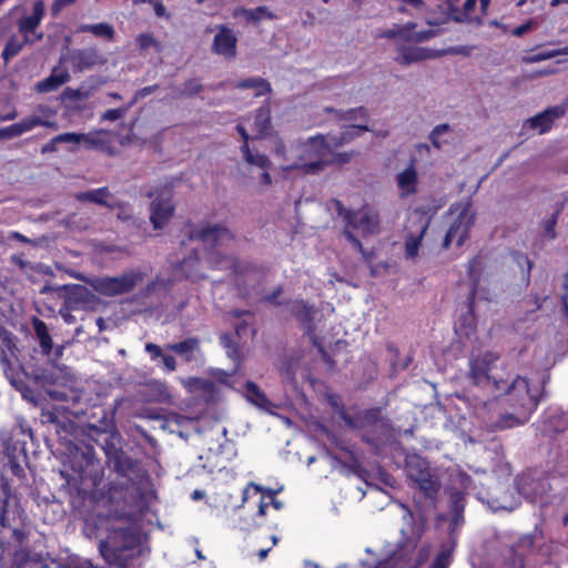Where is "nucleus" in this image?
Instances as JSON below:
<instances>
[{
    "instance_id": "nucleus-1",
    "label": "nucleus",
    "mask_w": 568,
    "mask_h": 568,
    "mask_svg": "<svg viewBox=\"0 0 568 568\" xmlns=\"http://www.w3.org/2000/svg\"><path fill=\"white\" fill-rule=\"evenodd\" d=\"M549 375L542 377L539 383H531L528 378L511 374L496 382V392L507 397L508 406L514 413H506L491 424L493 430L508 429L517 425H523L530 418L540 403L545 385Z\"/></svg>"
},
{
    "instance_id": "nucleus-2",
    "label": "nucleus",
    "mask_w": 568,
    "mask_h": 568,
    "mask_svg": "<svg viewBox=\"0 0 568 568\" xmlns=\"http://www.w3.org/2000/svg\"><path fill=\"white\" fill-rule=\"evenodd\" d=\"M101 417L98 423H87L81 433L100 446L105 455L108 467L119 476L133 481L142 473L140 460L128 455L122 448V436L108 413L100 408Z\"/></svg>"
},
{
    "instance_id": "nucleus-3",
    "label": "nucleus",
    "mask_w": 568,
    "mask_h": 568,
    "mask_svg": "<svg viewBox=\"0 0 568 568\" xmlns=\"http://www.w3.org/2000/svg\"><path fill=\"white\" fill-rule=\"evenodd\" d=\"M102 557L119 568H132V561L141 555L140 532L134 527L110 531L99 545Z\"/></svg>"
},
{
    "instance_id": "nucleus-4",
    "label": "nucleus",
    "mask_w": 568,
    "mask_h": 568,
    "mask_svg": "<svg viewBox=\"0 0 568 568\" xmlns=\"http://www.w3.org/2000/svg\"><path fill=\"white\" fill-rule=\"evenodd\" d=\"M466 495L460 490H453L448 496V510L438 515V520L448 523L447 540L443 542L440 550L432 561L429 568H448L454 550L458 542V534L465 524L464 511Z\"/></svg>"
},
{
    "instance_id": "nucleus-5",
    "label": "nucleus",
    "mask_w": 568,
    "mask_h": 568,
    "mask_svg": "<svg viewBox=\"0 0 568 568\" xmlns=\"http://www.w3.org/2000/svg\"><path fill=\"white\" fill-rule=\"evenodd\" d=\"M92 440L88 438L84 440L70 442L67 446L69 450V459L71 468L79 479L91 481L92 486H97L100 479V464L95 456L93 446L90 444Z\"/></svg>"
},
{
    "instance_id": "nucleus-6",
    "label": "nucleus",
    "mask_w": 568,
    "mask_h": 568,
    "mask_svg": "<svg viewBox=\"0 0 568 568\" xmlns=\"http://www.w3.org/2000/svg\"><path fill=\"white\" fill-rule=\"evenodd\" d=\"M407 477L417 486L424 497L434 505L442 483L432 471L429 463L418 454H408L405 458Z\"/></svg>"
},
{
    "instance_id": "nucleus-7",
    "label": "nucleus",
    "mask_w": 568,
    "mask_h": 568,
    "mask_svg": "<svg viewBox=\"0 0 568 568\" xmlns=\"http://www.w3.org/2000/svg\"><path fill=\"white\" fill-rule=\"evenodd\" d=\"M77 278L84 281L95 292L103 296L114 297L131 293L144 278V273L139 270H131L118 276H93L85 277L77 275Z\"/></svg>"
},
{
    "instance_id": "nucleus-8",
    "label": "nucleus",
    "mask_w": 568,
    "mask_h": 568,
    "mask_svg": "<svg viewBox=\"0 0 568 568\" xmlns=\"http://www.w3.org/2000/svg\"><path fill=\"white\" fill-rule=\"evenodd\" d=\"M352 424H348L349 429L364 430L372 429L374 435L364 434L362 439L374 446L390 435L392 426L389 419L383 415L381 407H373L358 412L352 416Z\"/></svg>"
},
{
    "instance_id": "nucleus-9",
    "label": "nucleus",
    "mask_w": 568,
    "mask_h": 568,
    "mask_svg": "<svg viewBox=\"0 0 568 568\" xmlns=\"http://www.w3.org/2000/svg\"><path fill=\"white\" fill-rule=\"evenodd\" d=\"M499 356L493 352L471 357L469 359V378L474 385L489 387L496 390V382L504 375L497 372Z\"/></svg>"
},
{
    "instance_id": "nucleus-10",
    "label": "nucleus",
    "mask_w": 568,
    "mask_h": 568,
    "mask_svg": "<svg viewBox=\"0 0 568 568\" xmlns=\"http://www.w3.org/2000/svg\"><path fill=\"white\" fill-rule=\"evenodd\" d=\"M60 290L61 298L69 307L91 312L102 304V300L84 285L65 284Z\"/></svg>"
},
{
    "instance_id": "nucleus-11",
    "label": "nucleus",
    "mask_w": 568,
    "mask_h": 568,
    "mask_svg": "<svg viewBox=\"0 0 568 568\" xmlns=\"http://www.w3.org/2000/svg\"><path fill=\"white\" fill-rule=\"evenodd\" d=\"M551 490L549 478L542 474L527 473L516 480V491L530 503L542 499Z\"/></svg>"
},
{
    "instance_id": "nucleus-12",
    "label": "nucleus",
    "mask_w": 568,
    "mask_h": 568,
    "mask_svg": "<svg viewBox=\"0 0 568 568\" xmlns=\"http://www.w3.org/2000/svg\"><path fill=\"white\" fill-rule=\"evenodd\" d=\"M187 239L190 241L202 242L205 246L215 247L221 245L224 241H233L234 235L232 232L221 224H207L202 227H194L189 232Z\"/></svg>"
},
{
    "instance_id": "nucleus-13",
    "label": "nucleus",
    "mask_w": 568,
    "mask_h": 568,
    "mask_svg": "<svg viewBox=\"0 0 568 568\" xmlns=\"http://www.w3.org/2000/svg\"><path fill=\"white\" fill-rule=\"evenodd\" d=\"M61 476L65 478V484L62 485L60 491L68 496L69 503L73 509H80L97 486H92L91 481L82 483L78 476H67L64 471H61Z\"/></svg>"
},
{
    "instance_id": "nucleus-14",
    "label": "nucleus",
    "mask_w": 568,
    "mask_h": 568,
    "mask_svg": "<svg viewBox=\"0 0 568 568\" xmlns=\"http://www.w3.org/2000/svg\"><path fill=\"white\" fill-rule=\"evenodd\" d=\"M344 230H359L364 236L379 233V216L371 211H352L346 216Z\"/></svg>"
},
{
    "instance_id": "nucleus-15",
    "label": "nucleus",
    "mask_w": 568,
    "mask_h": 568,
    "mask_svg": "<svg viewBox=\"0 0 568 568\" xmlns=\"http://www.w3.org/2000/svg\"><path fill=\"white\" fill-rule=\"evenodd\" d=\"M470 203H466L459 212L457 219L452 223L447 230L444 240L443 247L447 248L452 244L453 240L457 236V245L462 246L468 237V231L474 223V216L469 215Z\"/></svg>"
},
{
    "instance_id": "nucleus-16",
    "label": "nucleus",
    "mask_w": 568,
    "mask_h": 568,
    "mask_svg": "<svg viewBox=\"0 0 568 568\" xmlns=\"http://www.w3.org/2000/svg\"><path fill=\"white\" fill-rule=\"evenodd\" d=\"M70 61L74 72H83L95 65H103L106 59L99 52L97 48L74 49L69 52Z\"/></svg>"
},
{
    "instance_id": "nucleus-17",
    "label": "nucleus",
    "mask_w": 568,
    "mask_h": 568,
    "mask_svg": "<svg viewBox=\"0 0 568 568\" xmlns=\"http://www.w3.org/2000/svg\"><path fill=\"white\" fill-rule=\"evenodd\" d=\"M287 308L292 316L301 324L305 334L317 329L315 316L318 310L303 300L287 301Z\"/></svg>"
},
{
    "instance_id": "nucleus-18",
    "label": "nucleus",
    "mask_w": 568,
    "mask_h": 568,
    "mask_svg": "<svg viewBox=\"0 0 568 568\" xmlns=\"http://www.w3.org/2000/svg\"><path fill=\"white\" fill-rule=\"evenodd\" d=\"M150 222L154 230H162L173 216L174 207L170 203L169 192L155 195L150 205Z\"/></svg>"
},
{
    "instance_id": "nucleus-19",
    "label": "nucleus",
    "mask_w": 568,
    "mask_h": 568,
    "mask_svg": "<svg viewBox=\"0 0 568 568\" xmlns=\"http://www.w3.org/2000/svg\"><path fill=\"white\" fill-rule=\"evenodd\" d=\"M4 549L6 542L3 537H0V568H3L2 558ZM11 568H48V566L41 554L32 552L27 548H20L13 554Z\"/></svg>"
},
{
    "instance_id": "nucleus-20",
    "label": "nucleus",
    "mask_w": 568,
    "mask_h": 568,
    "mask_svg": "<svg viewBox=\"0 0 568 568\" xmlns=\"http://www.w3.org/2000/svg\"><path fill=\"white\" fill-rule=\"evenodd\" d=\"M519 495L516 487L511 488L506 485H499L496 494L487 499V505L493 511L507 510L511 511L519 505Z\"/></svg>"
},
{
    "instance_id": "nucleus-21",
    "label": "nucleus",
    "mask_w": 568,
    "mask_h": 568,
    "mask_svg": "<svg viewBox=\"0 0 568 568\" xmlns=\"http://www.w3.org/2000/svg\"><path fill=\"white\" fill-rule=\"evenodd\" d=\"M237 38L233 30L225 24L220 26L219 31L214 36L212 51L225 59H234L236 55Z\"/></svg>"
},
{
    "instance_id": "nucleus-22",
    "label": "nucleus",
    "mask_w": 568,
    "mask_h": 568,
    "mask_svg": "<svg viewBox=\"0 0 568 568\" xmlns=\"http://www.w3.org/2000/svg\"><path fill=\"white\" fill-rule=\"evenodd\" d=\"M332 150L333 148L328 136L323 134L311 136L302 143L304 156L308 159L328 160Z\"/></svg>"
},
{
    "instance_id": "nucleus-23",
    "label": "nucleus",
    "mask_w": 568,
    "mask_h": 568,
    "mask_svg": "<svg viewBox=\"0 0 568 568\" xmlns=\"http://www.w3.org/2000/svg\"><path fill=\"white\" fill-rule=\"evenodd\" d=\"M490 1L491 0H466L462 9L458 8V11H454V13L450 14V19L457 23H475L476 26H481L484 22L483 18L471 17V12L479 2L481 13L486 14Z\"/></svg>"
},
{
    "instance_id": "nucleus-24",
    "label": "nucleus",
    "mask_w": 568,
    "mask_h": 568,
    "mask_svg": "<svg viewBox=\"0 0 568 568\" xmlns=\"http://www.w3.org/2000/svg\"><path fill=\"white\" fill-rule=\"evenodd\" d=\"M138 394L146 403H170L172 399L165 383L158 379L145 383Z\"/></svg>"
},
{
    "instance_id": "nucleus-25",
    "label": "nucleus",
    "mask_w": 568,
    "mask_h": 568,
    "mask_svg": "<svg viewBox=\"0 0 568 568\" xmlns=\"http://www.w3.org/2000/svg\"><path fill=\"white\" fill-rule=\"evenodd\" d=\"M565 110L560 106L549 108L535 116L526 120L524 126L530 130H538L539 133H545L551 129L555 119L560 118Z\"/></svg>"
},
{
    "instance_id": "nucleus-26",
    "label": "nucleus",
    "mask_w": 568,
    "mask_h": 568,
    "mask_svg": "<svg viewBox=\"0 0 568 568\" xmlns=\"http://www.w3.org/2000/svg\"><path fill=\"white\" fill-rule=\"evenodd\" d=\"M396 50L398 55L395 58V61L402 65H409L434 57L429 49L420 47H408L397 43Z\"/></svg>"
},
{
    "instance_id": "nucleus-27",
    "label": "nucleus",
    "mask_w": 568,
    "mask_h": 568,
    "mask_svg": "<svg viewBox=\"0 0 568 568\" xmlns=\"http://www.w3.org/2000/svg\"><path fill=\"white\" fill-rule=\"evenodd\" d=\"M48 121L42 120L38 115H33L30 118L22 119L18 123H13L7 128L0 129V140H10L17 136H20L27 131L32 130L38 125H49Z\"/></svg>"
},
{
    "instance_id": "nucleus-28",
    "label": "nucleus",
    "mask_w": 568,
    "mask_h": 568,
    "mask_svg": "<svg viewBox=\"0 0 568 568\" xmlns=\"http://www.w3.org/2000/svg\"><path fill=\"white\" fill-rule=\"evenodd\" d=\"M6 452H7L9 465H10L12 473L16 476H21L23 474V468L21 466V462L27 460L24 443L14 440L12 444H8L6 446Z\"/></svg>"
},
{
    "instance_id": "nucleus-29",
    "label": "nucleus",
    "mask_w": 568,
    "mask_h": 568,
    "mask_svg": "<svg viewBox=\"0 0 568 568\" xmlns=\"http://www.w3.org/2000/svg\"><path fill=\"white\" fill-rule=\"evenodd\" d=\"M245 397L256 407L271 413L275 405L267 398L266 394L252 381L245 383Z\"/></svg>"
},
{
    "instance_id": "nucleus-30",
    "label": "nucleus",
    "mask_w": 568,
    "mask_h": 568,
    "mask_svg": "<svg viewBox=\"0 0 568 568\" xmlns=\"http://www.w3.org/2000/svg\"><path fill=\"white\" fill-rule=\"evenodd\" d=\"M417 172L413 163L397 174V185L400 189V196L406 197L417 192Z\"/></svg>"
},
{
    "instance_id": "nucleus-31",
    "label": "nucleus",
    "mask_w": 568,
    "mask_h": 568,
    "mask_svg": "<svg viewBox=\"0 0 568 568\" xmlns=\"http://www.w3.org/2000/svg\"><path fill=\"white\" fill-rule=\"evenodd\" d=\"M171 98L174 100L192 99L203 92L204 85L201 83L200 79L191 78L184 81L181 87L171 85Z\"/></svg>"
},
{
    "instance_id": "nucleus-32",
    "label": "nucleus",
    "mask_w": 568,
    "mask_h": 568,
    "mask_svg": "<svg viewBox=\"0 0 568 568\" xmlns=\"http://www.w3.org/2000/svg\"><path fill=\"white\" fill-rule=\"evenodd\" d=\"M359 131L368 132L371 131L369 126L364 124H354L351 126H347L344 131H342L338 135H327L329 142L332 143L333 150L338 149L356 138L359 136Z\"/></svg>"
},
{
    "instance_id": "nucleus-33",
    "label": "nucleus",
    "mask_w": 568,
    "mask_h": 568,
    "mask_svg": "<svg viewBox=\"0 0 568 568\" xmlns=\"http://www.w3.org/2000/svg\"><path fill=\"white\" fill-rule=\"evenodd\" d=\"M70 80V74L67 70L61 71L60 73H55V69L53 72L47 77L45 79L36 83V91L38 93H48L58 90L61 85L67 83Z\"/></svg>"
},
{
    "instance_id": "nucleus-34",
    "label": "nucleus",
    "mask_w": 568,
    "mask_h": 568,
    "mask_svg": "<svg viewBox=\"0 0 568 568\" xmlns=\"http://www.w3.org/2000/svg\"><path fill=\"white\" fill-rule=\"evenodd\" d=\"M111 196H112V194L106 186L85 191V192H79L75 194V199L79 202H91V203H95V204L112 209L114 205L108 201V199Z\"/></svg>"
},
{
    "instance_id": "nucleus-35",
    "label": "nucleus",
    "mask_w": 568,
    "mask_h": 568,
    "mask_svg": "<svg viewBox=\"0 0 568 568\" xmlns=\"http://www.w3.org/2000/svg\"><path fill=\"white\" fill-rule=\"evenodd\" d=\"M200 348L199 337H189L182 342L168 344L166 349L183 356L185 362H192L194 359V352Z\"/></svg>"
},
{
    "instance_id": "nucleus-36",
    "label": "nucleus",
    "mask_w": 568,
    "mask_h": 568,
    "mask_svg": "<svg viewBox=\"0 0 568 568\" xmlns=\"http://www.w3.org/2000/svg\"><path fill=\"white\" fill-rule=\"evenodd\" d=\"M55 434L59 436V439L70 445V442L77 440L78 426L64 414H61L59 417V423H55L53 427Z\"/></svg>"
},
{
    "instance_id": "nucleus-37",
    "label": "nucleus",
    "mask_w": 568,
    "mask_h": 568,
    "mask_svg": "<svg viewBox=\"0 0 568 568\" xmlns=\"http://www.w3.org/2000/svg\"><path fill=\"white\" fill-rule=\"evenodd\" d=\"M31 323L43 355L49 356L53 351V342L47 324L38 317H33Z\"/></svg>"
},
{
    "instance_id": "nucleus-38",
    "label": "nucleus",
    "mask_w": 568,
    "mask_h": 568,
    "mask_svg": "<svg viewBox=\"0 0 568 568\" xmlns=\"http://www.w3.org/2000/svg\"><path fill=\"white\" fill-rule=\"evenodd\" d=\"M254 126L260 138H267L273 134V125L271 121V109L268 105H262L255 112Z\"/></svg>"
},
{
    "instance_id": "nucleus-39",
    "label": "nucleus",
    "mask_w": 568,
    "mask_h": 568,
    "mask_svg": "<svg viewBox=\"0 0 568 568\" xmlns=\"http://www.w3.org/2000/svg\"><path fill=\"white\" fill-rule=\"evenodd\" d=\"M234 17H243L246 22L253 23H258L262 19L273 20L276 18L266 6H260L254 9L239 8L234 11Z\"/></svg>"
},
{
    "instance_id": "nucleus-40",
    "label": "nucleus",
    "mask_w": 568,
    "mask_h": 568,
    "mask_svg": "<svg viewBox=\"0 0 568 568\" xmlns=\"http://www.w3.org/2000/svg\"><path fill=\"white\" fill-rule=\"evenodd\" d=\"M11 498V487L9 480L1 476L0 477V526L2 528H9L10 523L8 518V504Z\"/></svg>"
},
{
    "instance_id": "nucleus-41",
    "label": "nucleus",
    "mask_w": 568,
    "mask_h": 568,
    "mask_svg": "<svg viewBox=\"0 0 568 568\" xmlns=\"http://www.w3.org/2000/svg\"><path fill=\"white\" fill-rule=\"evenodd\" d=\"M97 89L95 84H89L88 82H84L80 85L78 89L72 88H65L63 92L61 93V100L62 101H72V102H80L88 100L91 95L93 90Z\"/></svg>"
},
{
    "instance_id": "nucleus-42",
    "label": "nucleus",
    "mask_w": 568,
    "mask_h": 568,
    "mask_svg": "<svg viewBox=\"0 0 568 568\" xmlns=\"http://www.w3.org/2000/svg\"><path fill=\"white\" fill-rule=\"evenodd\" d=\"M234 87L240 90L254 89L256 90L255 97H261L272 92L270 82L260 77L240 80L235 83Z\"/></svg>"
},
{
    "instance_id": "nucleus-43",
    "label": "nucleus",
    "mask_w": 568,
    "mask_h": 568,
    "mask_svg": "<svg viewBox=\"0 0 568 568\" xmlns=\"http://www.w3.org/2000/svg\"><path fill=\"white\" fill-rule=\"evenodd\" d=\"M430 217L420 226V231L418 235L413 233L407 234L405 239V256L406 258H415L418 254V250L422 243V240L429 226Z\"/></svg>"
},
{
    "instance_id": "nucleus-44",
    "label": "nucleus",
    "mask_w": 568,
    "mask_h": 568,
    "mask_svg": "<svg viewBox=\"0 0 568 568\" xmlns=\"http://www.w3.org/2000/svg\"><path fill=\"white\" fill-rule=\"evenodd\" d=\"M478 264L479 261L477 256L473 257L467 264V274L470 278V290L467 297V304L470 312L473 311V306L477 294V287L480 281V274L476 271Z\"/></svg>"
},
{
    "instance_id": "nucleus-45",
    "label": "nucleus",
    "mask_w": 568,
    "mask_h": 568,
    "mask_svg": "<svg viewBox=\"0 0 568 568\" xmlns=\"http://www.w3.org/2000/svg\"><path fill=\"white\" fill-rule=\"evenodd\" d=\"M240 151L242 153L244 161L247 164L257 166L260 169H271L272 162L267 155L258 152H252L250 145H241Z\"/></svg>"
},
{
    "instance_id": "nucleus-46",
    "label": "nucleus",
    "mask_w": 568,
    "mask_h": 568,
    "mask_svg": "<svg viewBox=\"0 0 568 568\" xmlns=\"http://www.w3.org/2000/svg\"><path fill=\"white\" fill-rule=\"evenodd\" d=\"M21 369L24 372L26 376L29 378H32L36 383L41 385H48L53 384L55 379V375L52 371L42 368V367H31L29 366L27 369L21 367Z\"/></svg>"
},
{
    "instance_id": "nucleus-47",
    "label": "nucleus",
    "mask_w": 568,
    "mask_h": 568,
    "mask_svg": "<svg viewBox=\"0 0 568 568\" xmlns=\"http://www.w3.org/2000/svg\"><path fill=\"white\" fill-rule=\"evenodd\" d=\"M341 448L348 455L349 460L342 462L336 456H333V459L338 462L343 467L347 468L349 473L358 476L362 479H365L368 471L362 466V464L359 463V460L357 459L355 454L346 447H341Z\"/></svg>"
},
{
    "instance_id": "nucleus-48",
    "label": "nucleus",
    "mask_w": 568,
    "mask_h": 568,
    "mask_svg": "<svg viewBox=\"0 0 568 568\" xmlns=\"http://www.w3.org/2000/svg\"><path fill=\"white\" fill-rule=\"evenodd\" d=\"M62 410L70 413L74 417H80L85 414L82 409L72 410L69 406H55L52 410L42 412L41 422L54 427L55 423H59V417L62 414Z\"/></svg>"
},
{
    "instance_id": "nucleus-49",
    "label": "nucleus",
    "mask_w": 568,
    "mask_h": 568,
    "mask_svg": "<svg viewBox=\"0 0 568 568\" xmlns=\"http://www.w3.org/2000/svg\"><path fill=\"white\" fill-rule=\"evenodd\" d=\"M510 255L513 262L516 263V265L520 268L523 283L526 286H528L530 284V272L532 267V262L525 253L518 251L511 252Z\"/></svg>"
},
{
    "instance_id": "nucleus-50",
    "label": "nucleus",
    "mask_w": 568,
    "mask_h": 568,
    "mask_svg": "<svg viewBox=\"0 0 568 568\" xmlns=\"http://www.w3.org/2000/svg\"><path fill=\"white\" fill-rule=\"evenodd\" d=\"M29 42V38L26 36L22 41L18 40L16 37H11L1 53L2 59L8 62L10 59L19 54L22 50L24 43Z\"/></svg>"
},
{
    "instance_id": "nucleus-51",
    "label": "nucleus",
    "mask_w": 568,
    "mask_h": 568,
    "mask_svg": "<svg viewBox=\"0 0 568 568\" xmlns=\"http://www.w3.org/2000/svg\"><path fill=\"white\" fill-rule=\"evenodd\" d=\"M221 345L226 348L227 356L232 358L234 362L241 361V349L236 342H234L233 337L229 333H223L220 335Z\"/></svg>"
},
{
    "instance_id": "nucleus-52",
    "label": "nucleus",
    "mask_w": 568,
    "mask_h": 568,
    "mask_svg": "<svg viewBox=\"0 0 568 568\" xmlns=\"http://www.w3.org/2000/svg\"><path fill=\"white\" fill-rule=\"evenodd\" d=\"M327 403L328 405L331 406V408L333 409V412L342 419L344 420V423L346 424V426L348 424H352V415H349L346 409H345V406L338 400V397L336 395H328L327 396Z\"/></svg>"
},
{
    "instance_id": "nucleus-53",
    "label": "nucleus",
    "mask_w": 568,
    "mask_h": 568,
    "mask_svg": "<svg viewBox=\"0 0 568 568\" xmlns=\"http://www.w3.org/2000/svg\"><path fill=\"white\" fill-rule=\"evenodd\" d=\"M79 144H83L87 150H103L105 148V141L92 133H80Z\"/></svg>"
},
{
    "instance_id": "nucleus-54",
    "label": "nucleus",
    "mask_w": 568,
    "mask_h": 568,
    "mask_svg": "<svg viewBox=\"0 0 568 568\" xmlns=\"http://www.w3.org/2000/svg\"><path fill=\"white\" fill-rule=\"evenodd\" d=\"M326 166H329L327 160L314 159L308 163L293 165L291 169H301L306 174H317Z\"/></svg>"
},
{
    "instance_id": "nucleus-55",
    "label": "nucleus",
    "mask_w": 568,
    "mask_h": 568,
    "mask_svg": "<svg viewBox=\"0 0 568 568\" xmlns=\"http://www.w3.org/2000/svg\"><path fill=\"white\" fill-rule=\"evenodd\" d=\"M343 235L351 244H353L354 247H356L361 252L365 262L371 263L373 261L374 252L365 250L363 247L361 241L357 239V236L352 231L343 230Z\"/></svg>"
},
{
    "instance_id": "nucleus-56",
    "label": "nucleus",
    "mask_w": 568,
    "mask_h": 568,
    "mask_svg": "<svg viewBox=\"0 0 568 568\" xmlns=\"http://www.w3.org/2000/svg\"><path fill=\"white\" fill-rule=\"evenodd\" d=\"M450 131H452V128L447 123H442V124L434 126V129L430 131V133L428 135V139H429L430 143L433 144V146L440 150L443 148V140H442L443 134L450 132Z\"/></svg>"
},
{
    "instance_id": "nucleus-57",
    "label": "nucleus",
    "mask_w": 568,
    "mask_h": 568,
    "mask_svg": "<svg viewBox=\"0 0 568 568\" xmlns=\"http://www.w3.org/2000/svg\"><path fill=\"white\" fill-rule=\"evenodd\" d=\"M561 207H562V205H559L550 214V216L544 219V221H542L544 234L546 236H548L549 239H551V240L556 237L555 227H556V224H557V221H558V216H559V214L561 212Z\"/></svg>"
},
{
    "instance_id": "nucleus-58",
    "label": "nucleus",
    "mask_w": 568,
    "mask_h": 568,
    "mask_svg": "<svg viewBox=\"0 0 568 568\" xmlns=\"http://www.w3.org/2000/svg\"><path fill=\"white\" fill-rule=\"evenodd\" d=\"M0 339L2 345L11 353L12 356H17L18 349V337L6 328H0Z\"/></svg>"
},
{
    "instance_id": "nucleus-59",
    "label": "nucleus",
    "mask_w": 568,
    "mask_h": 568,
    "mask_svg": "<svg viewBox=\"0 0 568 568\" xmlns=\"http://www.w3.org/2000/svg\"><path fill=\"white\" fill-rule=\"evenodd\" d=\"M0 359H1V365H2L3 372L7 376V378L9 379L10 384L12 386H14L17 389H20L21 382L17 381V378H16L17 373H16L11 362L9 361L7 354L4 353V351L1 352Z\"/></svg>"
},
{
    "instance_id": "nucleus-60",
    "label": "nucleus",
    "mask_w": 568,
    "mask_h": 568,
    "mask_svg": "<svg viewBox=\"0 0 568 568\" xmlns=\"http://www.w3.org/2000/svg\"><path fill=\"white\" fill-rule=\"evenodd\" d=\"M387 351L392 354L390 365L394 372L406 369L413 361L412 356L407 355L402 362H398L396 358L399 352L393 344L387 345Z\"/></svg>"
},
{
    "instance_id": "nucleus-61",
    "label": "nucleus",
    "mask_w": 568,
    "mask_h": 568,
    "mask_svg": "<svg viewBox=\"0 0 568 568\" xmlns=\"http://www.w3.org/2000/svg\"><path fill=\"white\" fill-rule=\"evenodd\" d=\"M356 154L357 153L355 151L334 152V150H332V153L329 154V158L327 160L328 165L342 166L344 164L349 163Z\"/></svg>"
},
{
    "instance_id": "nucleus-62",
    "label": "nucleus",
    "mask_w": 568,
    "mask_h": 568,
    "mask_svg": "<svg viewBox=\"0 0 568 568\" xmlns=\"http://www.w3.org/2000/svg\"><path fill=\"white\" fill-rule=\"evenodd\" d=\"M560 54H568V47L560 49V50H548V51L539 52V53L532 54L528 58H525L524 60L529 63H536V62H540L544 60L552 59Z\"/></svg>"
},
{
    "instance_id": "nucleus-63",
    "label": "nucleus",
    "mask_w": 568,
    "mask_h": 568,
    "mask_svg": "<svg viewBox=\"0 0 568 568\" xmlns=\"http://www.w3.org/2000/svg\"><path fill=\"white\" fill-rule=\"evenodd\" d=\"M138 45L141 50L154 48L158 52L162 51L161 43L150 33H141L136 38Z\"/></svg>"
},
{
    "instance_id": "nucleus-64",
    "label": "nucleus",
    "mask_w": 568,
    "mask_h": 568,
    "mask_svg": "<svg viewBox=\"0 0 568 568\" xmlns=\"http://www.w3.org/2000/svg\"><path fill=\"white\" fill-rule=\"evenodd\" d=\"M199 260L200 258H199L197 251L193 250L187 257L183 258L182 261H180L176 264V268L184 271L185 277L191 278L193 275H192L191 271L186 270V267H192V266L196 265L199 263Z\"/></svg>"
}]
</instances>
